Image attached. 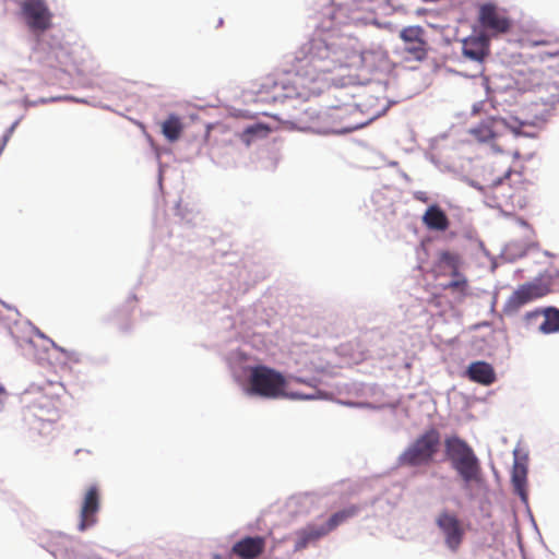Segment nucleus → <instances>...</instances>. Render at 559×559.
I'll list each match as a JSON object with an SVG mask.
<instances>
[{
    "label": "nucleus",
    "instance_id": "nucleus-32",
    "mask_svg": "<svg viewBox=\"0 0 559 559\" xmlns=\"http://www.w3.org/2000/svg\"><path fill=\"white\" fill-rule=\"evenodd\" d=\"M507 155L508 156H511V157H514V158H519L520 157V153L518 150L515 151H506Z\"/></svg>",
    "mask_w": 559,
    "mask_h": 559
},
{
    "label": "nucleus",
    "instance_id": "nucleus-6",
    "mask_svg": "<svg viewBox=\"0 0 559 559\" xmlns=\"http://www.w3.org/2000/svg\"><path fill=\"white\" fill-rule=\"evenodd\" d=\"M440 445V432L435 428H430L406 447L399 455L397 464L406 467L429 466L435 462Z\"/></svg>",
    "mask_w": 559,
    "mask_h": 559
},
{
    "label": "nucleus",
    "instance_id": "nucleus-12",
    "mask_svg": "<svg viewBox=\"0 0 559 559\" xmlns=\"http://www.w3.org/2000/svg\"><path fill=\"white\" fill-rule=\"evenodd\" d=\"M400 38L404 41V50L413 59L421 61L426 59L428 47L425 39V29L419 26H407L400 32Z\"/></svg>",
    "mask_w": 559,
    "mask_h": 559
},
{
    "label": "nucleus",
    "instance_id": "nucleus-8",
    "mask_svg": "<svg viewBox=\"0 0 559 559\" xmlns=\"http://www.w3.org/2000/svg\"><path fill=\"white\" fill-rule=\"evenodd\" d=\"M471 134L479 142L492 141V146L503 152L499 141L504 139L509 132L518 134L516 129L503 118H488L477 127L471 129Z\"/></svg>",
    "mask_w": 559,
    "mask_h": 559
},
{
    "label": "nucleus",
    "instance_id": "nucleus-13",
    "mask_svg": "<svg viewBox=\"0 0 559 559\" xmlns=\"http://www.w3.org/2000/svg\"><path fill=\"white\" fill-rule=\"evenodd\" d=\"M100 509V493L96 485H92L87 488L81 510H80V522L79 531L83 532L86 528L97 523V513Z\"/></svg>",
    "mask_w": 559,
    "mask_h": 559
},
{
    "label": "nucleus",
    "instance_id": "nucleus-27",
    "mask_svg": "<svg viewBox=\"0 0 559 559\" xmlns=\"http://www.w3.org/2000/svg\"><path fill=\"white\" fill-rule=\"evenodd\" d=\"M457 278L456 280H453L451 281L450 283H448L444 288L445 289H451V290H457V292H461V293H464L467 288V281L465 277L459 275L456 276Z\"/></svg>",
    "mask_w": 559,
    "mask_h": 559
},
{
    "label": "nucleus",
    "instance_id": "nucleus-17",
    "mask_svg": "<svg viewBox=\"0 0 559 559\" xmlns=\"http://www.w3.org/2000/svg\"><path fill=\"white\" fill-rule=\"evenodd\" d=\"M466 374L471 381L481 385H491L497 379L493 367L485 361L472 362Z\"/></svg>",
    "mask_w": 559,
    "mask_h": 559
},
{
    "label": "nucleus",
    "instance_id": "nucleus-26",
    "mask_svg": "<svg viewBox=\"0 0 559 559\" xmlns=\"http://www.w3.org/2000/svg\"><path fill=\"white\" fill-rule=\"evenodd\" d=\"M440 261L444 264H447L449 267L452 269V275L453 276H459L460 273H459V259H457V255L449 252V251H443L440 253Z\"/></svg>",
    "mask_w": 559,
    "mask_h": 559
},
{
    "label": "nucleus",
    "instance_id": "nucleus-2",
    "mask_svg": "<svg viewBox=\"0 0 559 559\" xmlns=\"http://www.w3.org/2000/svg\"><path fill=\"white\" fill-rule=\"evenodd\" d=\"M66 388L61 382L47 381L43 385H31L24 393L28 404L32 430L43 437H53L62 412Z\"/></svg>",
    "mask_w": 559,
    "mask_h": 559
},
{
    "label": "nucleus",
    "instance_id": "nucleus-4",
    "mask_svg": "<svg viewBox=\"0 0 559 559\" xmlns=\"http://www.w3.org/2000/svg\"><path fill=\"white\" fill-rule=\"evenodd\" d=\"M445 454L452 468L463 481V489L471 491L472 486L483 481L481 465L472 447L457 436L444 440Z\"/></svg>",
    "mask_w": 559,
    "mask_h": 559
},
{
    "label": "nucleus",
    "instance_id": "nucleus-20",
    "mask_svg": "<svg viewBox=\"0 0 559 559\" xmlns=\"http://www.w3.org/2000/svg\"><path fill=\"white\" fill-rule=\"evenodd\" d=\"M324 530L321 525L309 524L296 532L295 550L305 549L311 542L318 540L326 534H321Z\"/></svg>",
    "mask_w": 559,
    "mask_h": 559
},
{
    "label": "nucleus",
    "instance_id": "nucleus-19",
    "mask_svg": "<svg viewBox=\"0 0 559 559\" xmlns=\"http://www.w3.org/2000/svg\"><path fill=\"white\" fill-rule=\"evenodd\" d=\"M463 53L475 61H481L488 53V39L481 36H471L463 41Z\"/></svg>",
    "mask_w": 559,
    "mask_h": 559
},
{
    "label": "nucleus",
    "instance_id": "nucleus-9",
    "mask_svg": "<svg viewBox=\"0 0 559 559\" xmlns=\"http://www.w3.org/2000/svg\"><path fill=\"white\" fill-rule=\"evenodd\" d=\"M478 22L480 26L492 36L507 34L512 27V20L507 14V11L498 8L493 3H484L480 5Z\"/></svg>",
    "mask_w": 559,
    "mask_h": 559
},
{
    "label": "nucleus",
    "instance_id": "nucleus-11",
    "mask_svg": "<svg viewBox=\"0 0 559 559\" xmlns=\"http://www.w3.org/2000/svg\"><path fill=\"white\" fill-rule=\"evenodd\" d=\"M21 10L31 29L45 32L51 27L52 14L44 0H24Z\"/></svg>",
    "mask_w": 559,
    "mask_h": 559
},
{
    "label": "nucleus",
    "instance_id": "nucleus-18",
    "mask_svg": "<svg viewBox=\"0 0 559 559\" xmlns=\"http://www.w3.org/2000/svg\"><path fill=\"white\" fill-rule=\"evenodd\" d=\"M421 219L424 225L430 230L444 231L450 226L445 212L438 204L428 206Z\"/></svg>",
    "mask_w": 559,
    "mask_h": 559
},
{
    "label": "nucleus",
    "instance_id": "nucleus-34",
    "mask_svg": "<svg viewBox=\"0 0 559 559\" xmlns=\"http://www.w3.org/2000/svg\"><path fill=\"white\" fill-rule=\"evenodd\" d=\"M246 132H247V133H252V132H253V129H252V128H248V129L246 130Z\"/></svg>",
    "mask_w": 559,
    "mask_h": 559
},
{
    "label": "nucleus",
    "instance_id": "nucleus-15",
    "mask_svg": "<svg viewBox=\"0 0 559 559\" xmlns=\"http://www.w3.org/2000/svg\"><path fill=\"white\" fill-rule=\"evenodd\" d=\"M543 317V321L538 325V331L544 334L556 333L559 331V309L555 307H546L527 312L525 319L528 323Z\"/></svg>",
    "mask_w": 559,
    "mask_h": 559
},
{
    "label": "nucleus",
    "instance_id": "nucleus-31",
    "mask_svg": "<svg viewBox=\"0 0 559 559\" xmlns=\"http://www.w3.org/2000/svg\"><path fill=\"white\" fill-rule=\"evenodd\" d=\"M415 198L419 201H423V202H427L428 201V198L425 195V193L423 192H418L416 193Z\"/></svg>",
    "mask_w": 559,
    "mask_h": 559
},
{
    "label": "nucleus",
    "instance_id": "nucleus-5",
    "mask_svg": "<svg viewBox=\"0 0 559 559\" xmlns=\"http://www.w3.org/2000/svg\"><path fill=\"white\" fill-rule=\"evenodd\" d=\"M346 353L347 352H336L341 361L332 364L331 361H324L320 352H299L296 358V370L298 373L309 377L313 382H310L302 377H296L295 381L309 385L312 389L311 393H316V391H318L317 382L321 376H334L336 374L335 370L337 368H344L349 365L347 361H344ZM319 392L320 393L317 399L322 396V392L320 390Z\"/></svg>",
    "mask_w": 559,
    "mask_h": 559
},
{
    "label": "nucleus",
    "instance_id": "nucleus-14",
    "mask_svg": "<svg viewBox=\"0 0 559 559\" xmlns=\"http://www.w3.org/2000/svg\"><path fill=\"white\" fill-rule=\"evenodd\" d=\"M266 539L263 536H245L231 547V555L239 559H258L265 550Z\"/></svg>",
    "mask_w": 559,
    "mask_h": 559
},
{
    "label": "nucleus",
    "instance_id": "nucleus-1",
    "mask_svg": "<svg viewBox=\"0 0 559 559\" xmlns=\"http://www.w3.org/2000/svg\"><path fill=\"white\" fill-rule=\"evenodd\" d=\"M362 55L348 41L329 37H316L301 45L295 55L294 85L306 95L319 93L321 78L341 68L362 64Z\"/></svg>",
    "mask_w": 559,
    "mask_h": 559
},
{
    "label": "nucleus",
    "instance_id": "nucleus-28",
    "mask_svg": "<svg viewBox=\"0 0 559 559\" xmlns=\"http://www.w3.org/2000/svg\"><path fill=\"white\" fill-rule=\"evenodd\" d=\"M500 174H501V176L499 175L496 178L490 180V186L497 187V186L502 185L506 180H509L512 175L510 166L502 168L500 170Z\"/></svg>",
    "mask_w": 559,
    "mask_h": 559
},
{
    "label": "nucleus",
    "instance_id": "nucleus-25",
    "mask_svg": "<svg viewBox=\"0 0 559 559\" xmlns=\"http://www.w3.org/2000/svg\"><path fill=\"white\" fill-rule=\"evenodd\" d=\"M44 343H49L51 346L56 347L55 343L46 338L38 330H32L31 335L25 341V343H20V347H41L43 349H48V345Z\"/></svg>",
    "mask_w": 559,
    "mask_h": 559
},
{
    "label": "nucleus",
    "instance_id": "nucleus-22",
    "mask_svg": "<svg viewBox=\"0 0 559 559\" xmlns=\"http://www.w3.org/2000/svg\"><path fill=\"white\" fill-rule=\"evenodd\" d=\"M514 492L518 493L522 501H527V469L524 465L515 463L511 476Z\"/></svg>",
    "mask_w": 559,
    "mask_h": 559
},
{
    "label": "nucleus",
    "instance_id": "nucleus-35",
    "mask_svg": "<svg viewBox=\"0 0 559 559\" xmlns=\"http://www.w3.org/2000/svg\"><path fill=\"white\" fill-rule=\"evenodd\" d=\"M4 392V389L2 386H0V393H3Z\"/></svg>",
    "mask_w": 559,
    "mask_h": 559
},
{
    "label": "nucleus",
    "instance_id": "nucleus-29",
    "mask_svg": "<svg viewBox=\"0 0 559 559\" xmlns=\"http://www.w3.org/2000/svg\"><path fill=\"white\" fill-rule=\"evenodd\" d=\"M258 96H259L260 100H265V102H269V100L276 102L277 97H278V95L275 93H272L271 96H264L263 92L261 90L258 92Z\"/></svg>",
    "mask_w": 559,
    "mask_h": 559
},
{
    "label": "nucleus",
    "instance_id": "nucleus-30",
    "mask_svg": "<svg viewBox=\"0 0 559 559\" xmlns=\"http://www.w3.org/2000/svg\"><path fill=\"white\" fill-rule=\"evenodd\" d=\"M552 43V39L551 38H544V39H533L531 40V44L533 46H537V45H549Z\"/></svg>",
    "mask_w": 559,
    "mask_h": 559
},
{
    "label": "nucleus",
    "instance_id": "nucleus-33",
    "mask_svg": "<svg viewBox=\"0 0 559 559\" xmlns=\"http://www.w3.org/2000/svg\"><path fill=\"white\" fill-rule=\"evenodd\" d=\"M269 86H271L273 90H275V88L277 87V84H276L274 81H271V80H270V82H269V83L263 84V86H262V87H269Z\"/></svg>",
    "mask_w": 559,
    "mask_h": 559
},
{
    "label": "nucleus",
    "instance_id": "nucleus-23",
    "mask_svg": "<svg viewBox=\"0 0 559 559\" xmlns=\"http://www.w3.org/2000/svg\"><path fill=\"white\" fill-rule=\"evenodd\" d=\"M183 123L179 116L171 114L162 123V133L169 142H176L181 136Z\"/></svg>",
    "mask_w": 559,
    "mask_h": 559
},
{
    "label": "nucleus",
    "instance_id": "nucleus-21",
    "mask_svg": "<svg viewBox=\"0 0 559 559\" xmlns=\"http://www.w3.org/2000/svg\"><path fill=\"white\" fill-rule=\"evenodd\" d=\"M359 511L357 506L347 507L341 511L333 513L329 520L322 524V528L324 530L321 534H329L340 525L348 521L350 518L355 516Z\"/></svg>",
    "mask_w": 559,
    "mask_h": 559
},
{
    "label": "nucleus",
    "instance_id": "nucleus-10",
    "mask_svg": "<svg viewBox=\"0 0 559 559\" xmlns=\"http://www.w3.org/2000/svg\"><path fill=\"white\" fill-rule=\"evenodd\" d=\"M436 524L443 535L447 548L456 552L465 536V530L456 514L444 510L437 516Z\"/></svg>",
    "mask_w": 559,
    "mask_h": 559
},
{
    "label": "nucleus",
    "instance_id": "nucleus-16",
    "mask_svg": "<svg viewBox=\"0 0 559 559\" xmlns=\"http://www.w3.org/2000/svg\"><path fill=\"white\" fill-rule=\"evenodd\" d=\"M353 112H355V109L350 105L332 108L328 116L333 121V130L335 132H349L355 130L359 124L350 120Z\"/></svg>",
    "mask_w": 559,
    "mask_h": 559
},
{
    "label": "nucleus",
    "instance_id": "nucleus-24",
    "mask_svg": "<svg viewBox=\"0 0 559 559\" xmlns=\"http://www.w3.org/2000/svg\"><path fill=\"white\" fill-rule=\"evenodd\" d=\"M551 57H554L555 62L549 67V78L551 80L550 86L554 88V93L546 103L554 105L559 102V52L551 55Z\"/></svg>",
    "mask_w": 559,
    "mask_h": 559
},
{
    "label": "nucleus",
    "instance_id": "nucleus-3",
    "mask_svg": "<svg viewBox=\"0 0 559 559\" xmlns=\"http://www.w3.org/2000/svg\"><path fill=\"white\" fill-rule=\"evenodd\" d=\"M249 392L264 399H298L312 400L318 397L316 393L294 392L288 390V380L278 371L266 366L258 365L249 369Z\"/></svg>",
    "mask_w": 559,
    "mask_h": 559
},
{
    "label": "nucleus",
    "instance_id": "nucleus-7",
    "mask_svg": "<svg viewBox=\"0 0 559 559\" xmlns=\"http://www.w3.org/2000/svg\"><path fill=\"white\" fill-rule=\"evenodd\" d=\"M551 292V282L547 278L537 277L524 283L515 289L507 299L504 310L509 313L519 311L525 305L539 299Z\"/></svg>",
    "mask_w": 559,
    "mask_h": 559
}]
</instances>
